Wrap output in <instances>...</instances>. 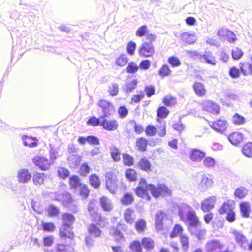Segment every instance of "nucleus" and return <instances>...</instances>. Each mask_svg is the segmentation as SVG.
Wrapping results in <instances>:
<instances>
[{
  "label": "nucleus",
  "instance_id": "obj_11",
  "mask_svg": "<svg viewBox=\"0 0 252 252\" xmlns=\"http://www.w3.org/2000/svg\"><path fill=\"white\" fill-rule=\"evenodd\" d=\"M71 227V226L68 225H62L61 226L60 230V236L62 240H64L67 238L70 239L71 242V239L73 238L74 234L72 231Z\"/></svg>",
  "mask_w": 252,
  "mask_h": 252
},
{
  "label": "nucleus",
  "instance_id": "obj_21",
  "mask_svg": "<svg viewBox=\"0 0 252 252\" xmlns=\"http://www.w3.org/2000/svg\"><path fill=\"white\" fill-rule=\"evenodd\" d=\"M165 214L161 211H158L156 215V227L158 230L162 228L163 221L164 220Z\"/></svg>",
  "mask_w": 252,
  "mask_h": 252
},
{
  "label": "nucleus",
  "instance_id": "obj_63",
  "mask_svg": "<svg viewBox=\"0 0 252 252\" xmlns=\"http://www.w3.org/2000/svg\"><path fill=\"white\" fill-rule=\"evenodd\" d=\"M141 245L139 241H135L130 244V248L135 252H141L142 251Z\"/></svg>",
  "mask_w": 252,
  "mask_h": 252
},
{
  "label": "nucleus",
  "instance_id": "obj_27",
  "mask_svg": "<svg viewBox=\"0 0 252 252\" xmlns=\"http://www.w3.org/2000/svg\"><path fill=\"white\" fill-rule=\"evenodd\" d=\"M124 218L127 223L130 224H133L135 219L134 211L130 209H126L124 213Z\"/></svg>",
  "mask_w": 252,
  "mask_h": 252
},
{
  "label": "nucleus",
  "instance_id": "obj_54",
  "mask_svg": "<svg viewBox=\"0 0 252 252\" xmlns=\"http://www.w3.org/2000/svg\"><path fill=\"white\" fill-rule=\"evenodd\" d=\"M133 201V197L131 194L126 193L124 194L123 198L121 199L122 204L125 205H129Z\"/></svg>",
  "mask_w": 252,
  "mask_h": 252
},
{
  "label": "nucleus",
  "instance_id": "obj_32",
  "mask_svg": "<svg viewBox=\"0 0 252 252\" xmlns=\"http://www.w3.org/2000/svg\"><path fill=\"white\" fill-rule=\"evenodd\" d=\"M193 89L197 95L202 96L205 95L206 90L202 83L195 82L193 85Z\"/></svg>",
  "mask_w": 252,
  "mask_h": 252
},
{
  "label": "nucleus",
  "instance_id": "obj_15",
  "mask_svg": "<svg viewBox=\"0 0 252 252\" xmlns=\"http://www.w3.org/2000/svg\"><path fill=\"white\" fill-rule=\"evenodd\" d=\"M196 220V222L195 223H192V220H189V226L188 227L189 230L190 232V233L194 235H195L198 239L201 238V231L200 228L198 227V224L199 223V220L197 217L194 219Z\"/></svg>",
  "mask_w": 252,
  "mask_h": 252
},
{
  "label": "nucleus",
  "instance_id": "obj_13",
  "mask_svg": "<svg viewBox=\"0 0 252 252\" xmlns=\"http://www.w3.org/2000/svg\"><path fill=\"white\" fill-rule=\"evenodd\" d=\"M101 126L107 130L114 131L117 129L118 124L116 120H108L105 118L102 119Z\"/></svg>",
  "mask_w": 252,
  "mask_h": 252
},
{
  "label": "nucleus",
  "instance_id": "obj_23",
  "mask_svg": "<svg viewBox=\"0 0 252 252\" xmlns=\"http://www.w3.org/2000/svg\"><path fill=\"white\" fill-rule=\"evenodd\" d=\"M100 203L102 208L105 211L110 212L113 208L111 201L106 197H101L100 199Z\"/></svg>",
  "mask_w": 252,
  "mask_h": 252
},
{
  "label": "nucleus",
  "instance_id": "obj_3",
  "mask_svg": "<svg viewBox=\"0 0 252 252\" xmlns=\"http://www.w3.org/2000/svg\"><path fill=\"white\" fill-rule=\"evenodd\" d=\"M61 241L55 244L53 249L43 248L44 252H74V249L71 242H64Z\"/></svg>",
  "mask_w": 252,
  "mask_h": 252
},
{
  "label": "nucleus",
  "instance_id": "obj_62",
  "mask_svg": "<svg viewBox=\"0 0 252 252\" xmlns=\"http://www.w3.org/2000/svg\"><path fill=\"white\" fill-rule=\"evenodd\" d=\"M176 102V98L172 96H167L163 98L164 104L168 107L174 105Z\"/></svg>",
  "mask_w": 252,
  "mask_h": 252
},
{
  "label": "nucleus",
  "instance_id": "obj_10",
  "mask_svg": "<svg viewBox=\"0 0 252 252\" xmlns=\"http://www.w3.org/2000/svg\"><path fill=\"white\" fill-rule=\"evenodd\" d=\"M203 110L217 115L220 113V107L215 103L212 101H206L203 102L202 105Z\"/></svg>",
  "mask_w": 252,
  "mask_h": 252
},
{
  "label": "nucleus",
  "instance_id": "obj_39",
  "mask_svg": "<svg viewBox=\"0 0 252 252\" xmlns=\"http://www.w3.org/2000/svg\"><path fill=\"white\" fill-rule=\"evenodd\" d=\"M240 69L244 75H247L250 73H252V66L250 63H241Z\"/></svg>",
  "mask_w": 252,
  "mask_h": 252
},
{
  "label": "nucleus",
  "instance_id": "obj_14",
  "mask_svg": "<svg viewBox=\"0 0 252 252\" xmlns=\"http://www.w3.org/2000/svg\"><path fill=\"white\" fill-rule=\"evenodd\" d=\"M232 234L237 243L242 249L246 250L248 247V241L246 237L242 233L236 230H233Z\"/></svg>",
  "mask_w": 252,
  "mask_h": 252
},
{
  "label": "nucleus",
  "instance_id": "obj_59",
  "mask_svg": "<svg viewBox=\"0 0 252 252\" xmlns=\"http://www.w3.org/2000/svg\"><path fill=\"white\" fill-rule=\"evenodd\" d=\"M168 62L169 63L171 64V65L173 67H178L181 64L179 59L175 56H171L169 57L168 59Z\"/></svg>",
  "mask_w": 252,
  "mask_h": 252
},
{
  "label": "nucleus",
  "instance_id": "obj_9",
  "mask_svg": "<svg viewBox=\"0 0 252 252\" xmlns=\"http://www.w3.org/2000/svg\"><path fill=\"white\" fill-rule=\"evenodd\" d=\"M126 228L124 224L119 223L116 227L114 226L111 229L110 233L117 242H121L124 240V237L121 231L125 230Z\"/></svg>",
  "mask_w": 252,
  "mask_h": 252
},
{
  "label": "nucleus",
  "instance_id": "obj_31",
  "mask_svg": "<svg viewBox=\"0 0 252 252\" xmlns=\"http://www.w3.org/2000/svg\"><path fill=\"white\" fill-rule=\"evenodd\" d=\"M46 211L49 217H56L60 213L59 208L53 204L49 205L46 209Z\"/></svg>",
  "mask_w": 252,
  "mask_h": 252
},
{
  "label": "nucleus",
  "instance_id": "obj_42",
  "mask_svg": "<svg viewBox=\"0 0 252 252\" xmlns=\"http://www.w3.org/2000/svg\"><path fill=\"white\" fill-rule=\"evenodd\" d=\"M119 90V85L117 83H113L109 86L108 92L112 96L117 95Z\"/></svg>",
  "mask_w": 252,
  "mask_h": 252
},
{
  "label": "nucleus",
  "instance_id": "obj_1",
  "mask_svg": "<svg viewBox=\"0 0 252 252\" xmlns=\"http://www.w3.org/2000/svg\"><path fill=\"white\" fill-rule=\"evenodd\" d=\"M178 214L180 219L183 221L192 220V223H195L196 222L194 219L197 217L195 211L191 206L186 203H182L178 206Z\"/></svg>",
  "mask_w": 252,
  "mask_h": 252
},
{
  "label": "nucleus",
  "instance_id": "obj_47",
  "mask_svg": "<svg viewBox=\"0 0 252 252\" xmlns=\"http://www.w3.org/2000/svg\"><path fill=\"white\" fill-rule=\"evenodd\" d=\"M78 191H79L80 195L83 198H87L90 192L87 185L83 184L78 189Z\"/></svg>",
  "mask_w": 252,
  "mask_h": 252
},
{
  "label": "nucleus",
  "instance_id": "obj_58",
  "mask_svg": "<svg viewBox=\"0 0 252 252\" xmlns=\"http://www.w3.org/2000/svg\"><path fill=\"white\" fill-rule=\"evenodd\" d=\"M127 62V58L126 55L123 54L121 55L116 61V63L117 65L120 66H123Z\"/></svg>",
  "mask_w": 252,
  "mask_h": 252
},
{
  "label": "nucleus",
  "instance_id": "obj_36",
  "mask_svg": "<svg viewBox=\"0 0 252 252\" xmlns=\"http://www.w3.org/2000/svg\"><path fill=\"white\" fill-rule=\"evenodd\" d=\"M203 164L207 168H213L215 166L216 161L210 156H205L203 161Z\"/></svg>",
  "mask_w": 252,
  "mask_h": 252
},
{
  "label": "nucleus",
  "instance_id": "obj_28",
  "mask_svg": "<svg viewBox=\"0 0 252 252\" xmlns=\"http://www.w3.org/2000/svg\"><path fill=\"white\" fill-rule=\"evenodd\" d=\"M62 220V225L72 226L75 218L74 216L71 214L66 213L63 215Z\"/></svg>",
  "mask_w": 252,
  "mask_h": 252
},
{
  "label": "nucleus",
  "instance_id": "obj_37",
  "mask_svg": "<svg viewBox=\"0 0 252 252\" xmlns=\"http://www.w3.org/2000/svg\"><path fill=\"white\" fill-rule=\"evenodd\" d=\"M138 167L146 172L151 171V163L146 159H141L138 163Z\"/></svg>",
  "mask_w": 252,
  "mask_h": 252
},
{
  "label": "nucleus",
  "instance_id": "obj_61",
  "mask_svg": "<svg viewBox=\"0 0 252 252\" xmlns=\"http://www.w3.org/2000/svg\"><path fill=\"white\" fill-rule=\"evenodd\" d=\"M54 242V237L52 236H48L43 238V243L45 248L51 246Z\"/></svg>",
  "mask_w": 252,
  "mask_h": 252
},
{
  "label": "nucleus",
  "instance_id": "obj_40",
  "mask_svg": "<svg viewBox=\"0 0 252 252\" xmlns=\"http://www.w3.org/2000/svg\"><path fill=\"white\" fill-rule=\"evenodd\" d=\"M142 246L147 250H151L154 248V241L149 238H144L141 241Z\"/></svg>",
  "mask_w": 252,
  "mask_h": 252
},
{
  "label": "nucleus",
  "instance_id": "obj_33",
  "mask_svg": "<svg viewBox=\"0 0 252 252\" xmlns=\"http://www.w3.org/2000/svg\"><path fill=\"white\" fill-rule=\"evenodd\" d=\"M234 207L232 203H230L229 201L224 202L222 206L220 208L219 211V213L222 215L224 214H227L233 210Z\"/></svg>",
  "mask_w": 252,
  "mask_h": 252
},
{
  "label": "nucleus",
  "instance_id": "obj_64",
  "mask_svg": "<svg viewBox=\"0 0 252 252\" xmlns=\"http://www.w3.org/2000/svg\"><path fill=\"white\" fill-rule=\"evenodd\" d=\"M171 71L167 64L162 65L159 71V74L162 76L169 75Z\"/></svg>",
  "mask_w": 252,
  "mask_h": 252
},
{
  "label": "nucleus",
  "instance_id": "obj_29",
  "mask_svg": "<svg viewBox=\"0 0 252 252\" xmlns=\"http://www.w3.org/2000/svg\"><path fill=\"white\" fill-rule=\"evenodd\" d=\"M240 208L243 217L248 218L249 217L251 211V206L249 202H243L240 203Z\"/></svg>",
  "mask_w": 252,
  "mask_h": 252
},
{
  "label": "nucleus",
  "instance_id": "obj_24",
  "mask_svg": "<svg viewBox=\"0 0 252 252\" xmlns=\"http://www.w3.org/2000/svg\"><path fill=\"white\" fill-rule=\"evenodd\" d=\"M69 184L71 189L78 191V189L83 184L81 183V180L78 176L73 175L69 178Z\"/></svg>",
  "mask_w": 252,
  "mask_h": 252
},
{
  "label": "nucleus",
  "instance_id": "obj_20",
  "mask_svg": "<svg viewBox=\"0 0 252 252\" xmlns=\"http://www.w3.org/2000/svg\"><path fill=\"white\" fill-rule=\"evenodd\" d=\"M181 38L183 42L188 44L194 43L197 40L195 35L189 32L182 33Z\"/></svg>",
  "mask_w": 252,
  "mask_h": 252
},
{
  "label": "nucleus",
  "instance_id": "obj_16",
  "mask_svg": "<svg viewBox=\"0 0 252 252\" xmlns=\"http://www.w3.org/2000/svg\"><path fill=\"white\" fill-rule=\"evenodd\" d=\"M210 125L216 131L223 132L227 128V123L225 120L220 119L216 122H212V124Z\"/></svg>",
  "mask_w": 252,
  "mask_h": 252
},
{
  "label": "nucleus",
  "instance_id": "obj_7",
  "mask_svg": "<svg viewBox=\"0 0 252 252\" xmlns=\"http://www.w3.org/2000/svg\"><path fill=\"white\" fill-rule=\"evenodd\" d=\"M32 162L43 171L49 170L51 165V162L46 158L40 156L34 157L32 159Z\"/></svg>",
  "mask_w": 252,
  "mask_h": 252
},
{
  "label": "nucleus",
  "instance_id": "obj_35",
  "mask_svg": "<svg viewBox=\"0 0 252 252\" xmlns=\"http://www.w3.org/2000/svg\"><path fill=\"white\" fill-rule=\"evenodd\" d=\"M146 227V222L142 219H138L135 222V228L139 233H143Z\"/></svg>",
  "mask_w": 252,
  "mask_h": 252
},
{
  "label": "nucleus",
  "instance_id": "obj_4",
  "mask_svg": "<svg viewBox=\"0 0 252 252\" xmlns=\"http://www.w3.org/2000/svg\"><path fill=\"white\" fill-rule=\"evenodd\" d=\"M138 52L140 56L144 58L152 57L155 53V47L151 42H144L138 49Z\"/></svg>",
  "mask_w": 252,
  "mask_h": 252
},
{
  "label": "nucleus",
  "instance_id": "obj_8",
  "mask_svg": "<svg viewBox=\"0 0 252 252\" xmlns=\"http://www.w3.org/2000/svg\"><path fill=\"white\" fill-rule=\"evenodd\" d=\"M148 185L145 179L142 178L139 183V185L135 189V193L136 195L139 197L145 198H147L149 199L150 197L148 195Z\"/></svg>",
  "mask_w": 252,
  "mask_h": 252
},
{
  "label": "nucleus",
  "instance_id": "obj_55",
  "mask_svg": "<svg viewBox=\"0 0 252 252\" xmlns=\"http://www.w3.org/2000/svg\"><path fill=\"white\" fill-rule=\"evenodd\" d=\"M42 229L45 231L51 232L54 231L55 229V226L54 223L51 222H44L41 224Z\"/></svg>",
  "mask_w": 252,
  "mask_h": 252
},
{
  "label": "nucleus",
  "instance_id": "obj_30",
  "mask_svg": "<svg viewBox=\"0 0 252 252\" xmlns=\"http://www.w3.org/2000/svg\"><path fill=\"white\" fill-rule=\"evenodd\" d=\"M46 175L44 173H35L33 175V182L35 185L40 186L43 184Z\"/></svg>",
  "mask_w": 252,
  "mask_h": 252
},
{
  "label": "nucleus",
  "instance_id": "obj_38",
  "mask_svg": "<svg viewBox=\"0 0 252 252\" xmlns=\"http://www.w3.org/2000/svg\"><path fill=\"white\" fill-rule=\"evenodd\" d=\"M147 140L144 138H139L136 140V146L138 147V150L144 152L146 151L147 146Z\"/></svg>",
  "mask_w": 252,
  "mask_h": 252
},
{
  "label": "nucleus",
  "instance_id": "obj_17",
  "mask_svg": "<svg viewBox=\"0 0 252 252\" xmlns=\"http://www.w3.org/2000/svg\"><path fill=\"white\" fill-rule=\"evenodd\" d=\"M18 182L20 183H26L28 182L32 178L31 174L26 169L20 170L17 174Z\"/></svg>",
  "mask_w": 252,
  "mask_h": 252
},
{
  "label": "nucleus",
  "instance_id": "obj_22",
  "mask_svg": "<svg viewBox=\"0 0 252 252\" xmlns=\"http://www.w3.org/2000/svg\"><path fill=\"white\" fill-rule=\"evenodd\" d=\"M228 139L232 144L236 145L242 141L243 137L241 133L235 132L230 134L228 136Z\"/></svg>",
  "mask_w": 252,
  "mask_h": 252
},
{
  "label": "nucleus",
  "instance_id": "obj_6",
  "mask_svg": "<svg viewBox=\"0 0 252 252\" xmlns=\"http://www.w3.org/2000/svg\"><path fill=\"white\" fill-rule=\"evenodd\" d=\"M224 246L223 243L218 239H212L206 244L205 249L207 252H221Z\"/></svg>",
  "mask_w": 252,
  "mask_h": 252
},
{
  "label": "nucleus",
  "instance_id": "obj_19",
  "mask_svg": "<svg viewBox=\"0 0 252 252\" xmlns=\"http://www.w3.org/2000/svg\"><path fill=\"white\" fill-rule=\"evenodd\" d=\"M200 60L202 62H206L208 64L213 65L217 63L215 58L210 51H206L203 55H201Z\"/></svg>",
  "mask_w": 252,
  "mask_h": 252
},
{
  "label": "nucleus",
  "instance_id": "obj_18",
  "mask_svg": "<svg viewBox=\"0 0 252 252\" xmlns=\"http://www.w3.org/2000/svg\"><path fill=\"white\" fill-rule=\"evenodd\" d=\"M216 197L215 196H211L205 199L201 203V209L204 212H208L212 209L216 202Z\"/></svg>",
  "mask_w": 252,
  "mask_h": 252
},
{
  "label": "nucleus",
  "instance_id": "obj_52",
  "mask_svg": "<svg viewBox=\"0 0 252 252\" xmlns=\"http://www.w3.org/2000/svg\"><path fill=\"white\" fill-rule=\"evenodd\" d=\"M123 162L125 165L131 166L133 164L134 159L132 157L127 154L123 155Z\"/></svg>",
  "mask_w": 252,
  "mask_h": 252
},
{
  "label": "nucleus",
  "instance_id": "obj_49",
  "mask_svg": "<svg viewBox=\"0 0 252 252\" xmlns=\"http://www.w3.org/2000/svg\"><path fill=\"white\" fill-rule=\"evenodd\" d=\"M126 176L130 181H135L137 179V173L135 170L132 169L126 170Z\"/></svg>",
  "mask_w": 252,
  "mask_h": 252
},
{
  "label": "nucleus",
  "instance_id": "obj_34",
  "mask_svg": "<svg viewBox=\"0 0 252 252\" xmlns=\"http://www.w3.org/2000/svg\"><path fill=\"white\" fill-rule=\"evenodd\" d=\"M248 190L243 186H241L235 189L234 195L239 199L244 198L248 194Z\"/></svg>",
  "mask_w": 252,
  "mask_h": 252
},
{
  "label": "nucleus",
  "instance_id": "obj_60",
  "mask_svg": "<svg viewBox=\"0 0 252 252\" xmlns=\"http://www.w3.org/2000/svg\"><path fill=\"white\" fill-rule=\"evenodd\" d=\"M136 48V44L133 41H130L128 43L126 46V51L130 55H133L134 54Z\"/></svg>",
  "mask_w": 252,
  "mask_h": 252
},
{
  "label": "nucleus",
  "instance_id": "obj_26",
  "mask_svg": "<svg viewBox=\"0 0 252 252\" xmlns=\"http://www.w3.org/2000/svg\"><path fill=\"white\" fill-rule=\"evenodd\" d=\"M137 85V81L136 80L128 81L126 83L123 88V91L127 94H128L133 91Z\"/></svg>",
  "mask_w": 252,
  "mask_h": 252
},
{
  "label": "nucleus",
  "instance_id": "obj_2",
  "mask_svg": "<svg viewBox=\"0 0 252 252\" xmlns=\"http://www.w3.org/2000/svg\"><path fill=\"white\" fill-rule=\"evenodd\" d=\"M148 189L155 198L169 196L171 194V190L164 184H159L156 187L154 185L150 184L148 186Z\"/></svg>",
  "mask_w": 252,
  "mask_h": 252
},
{
  "label": "nucleus",
  "instance_id": "obj_51",
  "mask_svg": "<svg viewBox=\"0 0 252 252\" xmlns=\"http://www.w3.org/2000/svg\"><path fill=\"white\" fill-rule=\"evenodd\" d=\"M101 121H100L99 118L95 116H92L90 117L87 122V124L93 126H96L99 125L101 126Z\"/></svg>",
  "mask_w": 252,
  "mask_h": 252
},
{
  "label": "nucleus",
  "instance_id": "obj_56",
  "mask_svg": "<svg viewBox=\"0 0 252 252\" xmlns=\"http://www.w3.org/2000/svg\"><path fill=\"white\" fill-rule=\"evenodd\" d=\"M139 68V66L133 62H130L128 63L126 68L127 72L129 73H134L136 72Z\"/></svg>",
  "mask_w": 252,
  "mask_h": 252
},
{
  "label": "nucleus",
  "instance_id": "obj_46",
  "mask_svg": "<svg viewBox=\"0 0 252 252\" xmlns=\"http://www.w3.org/2000/svg\"><path fill=\"white\" fill-rule=\"evenodd\" d=\"M90 183L94 188L97 189L100 185V181L95 174L92 175L89 179Z\"/></svg>",
  "mask_w": 252,
  "mask_h": 252
},
{
  "label": "nucleus",
  "instance_id": "obj_12",
  "mask_svg": "<svg viewBox=\"0 0 252 252\" xmlns=\"http://www.w3.org/2000/svg\"><path fill=\"white\" fill-rule=\"evenodd\" d=\"M206 155L204 151L198 149H192L189 155L190 160L194 162H200Z\"/></svg>",
  "mask_w": 252,
  "mask_h": 252
},
{
  "label": "nucleus",
  "instance_id": "obj_57",
  "mask_svg": "<svg viewBox=\"0 0 252 252\" xmlns=\"http://www.w3.org/2000/svg\"><path fill=\"white\" fill-rule=\"evenodd\" d=\"M94 206V201H91L89 204L88 210L90 215L93 216L94 219H97V218H99V216L96 212Z\"/></svg>",
  "mask_w": 252,
  "mask_h": 252
},
{
  "label": "nucleus",
  "instance_id": "obj_48",
  "mask_svg": "<svg viewBox=\"0 0 252 252\" xmlns=\"http://www.w3.org/2000/svg\"><path fill=\"white\" fill-rule=\"evenodd\" d=\"M89 233L95 237L100 236L101 231L100 229L94 224H92L88 229Z\"/></svg>",
  "mask_w": 252,
  "mask_h": 252
},
{
  "label": "nucleus",
  "instance_id": "obj_43",
  "mask_svg": "<svg viewBox=\"0 0 252 252\" xmlns=\"http://www.w3.org/2000/svg\"><path fill=\"white\" fill-rule=\"evenodd\" d=\"M106 186L107 189L112 193H114L116 189L117 188V183L116 180L106 182Z\"/></svg>",
  "mask_w": 252,
  "mask_h": 252
},
{
  "label": "nucleus",
  "instance_id": "obj_5",
  "mask_svg": "<svg viewBox=\"0 0 252 252\" xmlns=\"http://www.w3.org/2000/svg\"><path fill=\"white\" fill-rule=\"evenodd\" d=\"M98 106L102 109L103 115L100 117V119L108 117L115 112L113 105L110 102L105 100H100L98 102Z\"/></svg>",
  "mask_w": 252,
  "mask_h": 252
},
{
  "label": "nucleus",
  "instance_id": "obj_50",
  "mask_svg": "<svg viewBox=\"0 0 252 252\" xmlns=\"http://www.w3.org/2000/svg\"><path fill=\"white\" fill-rule=\"evenodd\" d=\"M169 110L164 106H161L157 110V116L159 118H165L169 114Z\"/></svg>",
  "mask_w": 252,
  "mask_h": 252
},
{
  "label": "nucleus",
  "instance_id": "obj_41",
  "mask_svg": "<svg viewBox=\"0 0 252 252\" xmlns=\"http://www.w3.org/2000/svg\"><path fill=\"white\" fill-rule=\"evenodd\" d=\"M110 153L112 158L114 161L118 162L120 160V152L117 148L115 147L110 148Z\"/></svg>",
  "mask_w": 252,
  "mask_h": 252
},
{
  "label": "nucleus",
  "instance_id": "obj_25",
  "mask_svg": "<svg viewBox=\"0 0 252 252\" xmlns=\"http://www.w3.org/2000/svg\"><path fill=\"white\" fill-rule=\"evenodd\" d=\"M212 179L209 178L206 175L202 176L201 181L199 184V186L202 188V190H205L208 188L211 187L213 185Z\"/></svg>",
  "mask_w": 252,
  "mask_h": 252
},
{
  "label": "nucleus",
  "instance_id": "obj_53",
  "mask_svg": "<svg viewBox=\"0 0 252 252\" xmlns=\"http://www.w3.org/2000/svg\"><path fill=\"white\" fill-rule=\"evenodd\" d=\"M231 54L234 60H239L243 56V53L241 49L235 47L232 50Z\"/></svg>",
  "mask_w": 252,
  "mask_h": 252
},
{
  "label": "nucleus",
  "instance_id": "obj_44",
  "mask_svg": "<svg viewBox=\"0 0 252 252\" xmlns=\"http://www.w3.org/2000/svg\"><path fill=\"white\" fill-rule=\"evenodd\" d=\"M157 121L160 122V125L158 126V128L159 129L158 131V134L160 137H163L166 134V123L165 121H161L159 119H157Z\"/></svg>",
  "mask_w": 252,
  "mask_h": 252
},
{
  "label": "nucleus",
  "instance_id": "obj_45",
  "mask_svg": "<svg viewBox=\"0 0 252 252\" xmlns=\"http://www.w3.org/2000/svg\"><path fill=\"white\" fill-rule=\"evenodd\" d=\"M242 152L246 156L252 157V142L246 144L242 148Z\"/></svg>",
  "mask_w": 252,
  "mask_h": 252
}]
</instances>
